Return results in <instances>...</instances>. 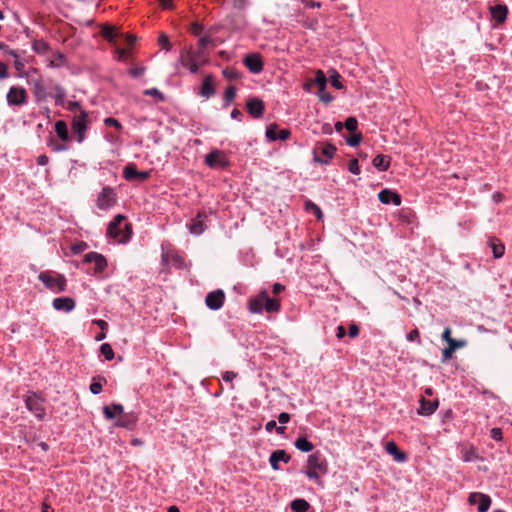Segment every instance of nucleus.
I'll return each mask as SVG.
<instances>
[{"label":"nucleus","instance_id":"obj_24","mask_svg":"<svg viewBox=\"0 0 512 512\" xmlns=\"http://www.w3.org/2000/svg\"><path fill=\"white\" fill-rule=\"evenodd\" d=\"M437 407H438V399L427 400L424 397H421L418 413L420 415L429 416L432 413H434V411L437 409Z\"/></svg>","mask_w":512,"mask_h":512},{"label":"nucleus","instance_id":"obj_55","mask_svg":"<svg viewBox=\"0 0 512 512\" xmlns=\"http://www.w3.org/2000/svg\"><path fill=\"white\" fill-rule=\"evenodd\" d=\"M211 43H212V38L210 36H208V35H205V36L201 37L199 39V41H198V45L202 49H205Z\"/></svg>","mask_w":512,"mask_h":512},{"label":"nucleus","instance_id":"obj_39","mask_svg":"<svg viewBox=\"0 0 512 512\" xmlns=\"http://www.w3.org/2000/svg\"><path fill=\"white\" fill-rule=\"evenodd\" d=\"M223 76L228 80H237L241 74L234 68L227 67L222 71Z\"/></svg>","mask_w":512,"mask_h":512},{"label":"nucleus","instance_id":"obj_34","mask_svg":"<svg viewBox=\"0 0 512 512\" xmlns=\"http://www.w3.org/2000/svg\"><path fill=\"white\" fill-rule=\"evenodd\" d=\"M162 259L165 263H175L177 266H181L183 263V259L180 255L173 251H167L162 254Z\"/></svg>","mask_w":512,"mask_h":512},{"label":"nucleus","instance_id":"obj_2","mask_svg":"<svg viewBox=\"0 0 512 512\" xmlns=\"http://www.w3.org/2000/svg\"><path fill=\"white\" fill-rule=\"evenodd\" d=\"M107 235L120 243H124L128 241L132 235L131 224L126 222L125 216L119 214L110 222Z\"/></svg>","mask_w":512,"mask_h":512},{"label":"nucleus","instance_id":"obj_56","mask_svg":"<svg viewBox=\"0 0 512 512\" xmlns=\"http://www.w3.org/2000/svg\"><path fill=\"white\" fill-rule=\"evenodd\" d=\"M490 436L492 439L500 441L502 440V430L498 427L492 428L490 431Z\"/></svg>","mask_w":512,"mask_h":512},{"label":"nucleus","instance_id":"obj_22","mask_svg":"<svg viewBox=\"0 0 512 512\" xmlns=\"http://www.w3.org/2000/svg\"><path fill=\"white\" fill-rule=\"evenodd\" d=\"M492 18L497 24H502L506 21L508 15V8L504 4H497L489 8Z\"/></svg>","mask_w":512,"mask_h":512},{"label":"nucleus","instance_id":"obj_43","mask_svg":"<svg viewBox=\"0 0 512 512\" xmlns=\"http://www.w3.org/2000/svg\"><path fill=\"white\" fill-rule=\"evenodd\" d=\"M478 456L476 454V450L473 447L463 450V460L466 462L473 461L477 459Z\"/></svg>","mask_w":512,"mask_h":512},{"label":"nucleus","instance_id":"obj_53","mask_svg":"<svg viewBox=\"0 0 512 512\" xmlns=\"http://www.w3.org/2000/svg\"><path fill=\"white\" fill-rule=\"evenodd\" d=\"M348 170L353 174H359L360 168L357 159H352L348 164Z\"/></svg>","mask_w":512,"mask_h":512},{"label":"nucleus","instance_id":"obj_61","mask_svg":"<svg viewBox=\"0 0 512 512\" xmlns=\"http://www.w3.org/2000/svg\"><path fill=\"white\" fill-rule=\"evenodd\" d=\"M420 338V333L418 329H413L407 334V340L415 341Z\"/></svg>","mask_w":512,"mask_h":512},{"label":"nucleus","instance_id":"obj_14","mask_svg":"<svg viewBox=\"0 0 512 512\" xmlns=\"http://www.w3.org/2000/svg\"><path fill=\"white\" fill-rule=\"evenodd\" d=\"M205 163L211 168H224L227 160L223 152L214 150L205 156Z\"/></svg>","mask_w":512,"mask_h":512},{"label":"nucleus","instance_id":"obj_54","mask_svg":"<svg viewBox=\"0 0 512 512\" xmlns=\"http://www.w3.org/2000/svg\"><path fill=\"white\" fill-rule=\"evenodd\" d=\"M0 50L11 55L14 58H19V54L17 53V51L10 49L9 46L3 42H0Z\"/></svg>","mask_w":512,"mask_h":512},{"label":"nucleus","instance_id":"obj_23","mask_svg":"<svg viewBox=\"0 0 512 512\" xmlns=\"http://www.w3.org/2000/svg\"><path fill=\"white\" fill-rule=\"evenodd\" d=\"M267 301V291H261L256 297L249 300V310L252 313H261Z\"/></svg>","mask_w":512,"mask_h":512},{"label":"nucleus","instance_id":"obj_50","mask_svg":"<svg viewBox=\"0 0 512 512\" xmlns=\"http://www.w3.org/2000/svg\"><path fill=\"white\" fill-rule=\"evenodd\" d=\"M361 138H362L361 134L353 133L350 137H348L346 139V141H347L348 145L354 147L360 143Z\"/></svg>","mask_w":512,"mask_h":512},{"label":"nucleus","instance_id":"obj_62","mask_svg":"<svg viewBox=\"0 0 512 512\" xmlns=\"http://www.w3.org/2000/svg\"><path fill=\"white\" fill-rule=\"evenodd\" d=\"M289 420H290V414H288L286 412H282L278 416V421L281 424H285V423L289 422Z\"/></svg>","mask_w":512,"mask_h":512},{"label":"nucleus","instance_id":"obj_64","mask_svg":"<svg viewBox=\"0 0 512 512\" xmlns=\"http://www.w3.org/2000/svg\"><path fill=\"white\" fill-rule=\"evenodd\" d=\"M442 339L445 341V342H449L452 337H451V329L449 327L445 328L443 333H442Z\"/></svg>","mask_w":512,"mask_h":512},{"label":"nucleus","instance_id":"obj_52","mask_svg":"<svg viewBox=\"0 0 512 512\" xmlns=\"http://www.w3.org/2000/svg\"><path fill=\"white\" fill-rule=\"evenodd\" d=\"M331 85L336 89H342L343 85L340 82V75L334 71V74L331 76Z\"/></svg>","mask_w":512,"mask_h":512},{"label":"nucleus","instance_id":"obj_19","mask_svg":"<svg viewBox=\"0 0 512 512\" xmlns=\"http://www.w3.org/2000/svg\"><path fill=\"white\" fill-rule=\"evenodd\" d=\"M291 456L283 449H278L272 452L269 458V463L273 470H279V462L288 463Z\"/></svg>","mask_w":512,"mask_h":512},{"label":"nucleus","instance_id":"obj_6","mask_svg":"<svg viewBox=\"0 0 512 512\" xmlns=\"http://www.w3.org/2000/svg\"><path fill=\"white\" fill-rule=\"evenodd\" d=\"M24 402L26 408L35 415L38 420H43L46 412L44 408V400L36 393H29L25 396Z\"/></svg>","mask_w":512,"mask_h":512},{"label":"nucleus","instance_id":"obj_3","mask_svg":"<svg viewBox=\"0 0 512 512\" xmlns=\"http://www.w3.org/2000/svg\"><path fill=\"white\" fill-rule=\"evenodd\" d=\"M327 473V462L319 452L309 455L305 474L309 479L322 483L320 474Z\"/></svg>","mask_w":512,"mask_h":512},{"label":"nucleus","instance_id":"obj_45","mask_svg":"<svg viewBox=\"0 0 512 512\" xmlns=\"http://www.w3.org/2000/svg\"><path fill=\"white\" fill-rule=\"evenodd\" d=\"M306 209L312 210L314 212V214L316 215L317 219H319V220L322 219L323 213H322L321 209L319 208V206H317L315 203L308 201L306 203Z\"/></svg>","mask_w":512,"mask_h":512},{"label":"nucleus","instance_id":"obj_29","mask_svg":"<svg viewBox=\"0 0 512 512\" xmlns=\"http://www.w3.org/2000/svg\"><path fill=\"white\" fill-rule=\"evenodd\" d=\"M124 411V408L121 404H112L111 406L107 405L103 408V413L107 419H113L117 415H121Z\"/></svg>","mask_w":512,"mask_h":512},{"label":"nucleus","instance_id":"obj_44","mask_svg":"<svg viewBox=\"0 0 512 512\" xmlns=\"http://www.w3.org/2000/svg\"><path fill=\"white\" fill-rule=\"evenodd\" d=\"M344 126L348 131L354 132L357 129L358 121L355 117H348L345 120Z\"/></svg>","mask_w":512,"mask_h":512},{"label":"nucleus","instance_id":"obj_5","mask_svg":"<svg viewBox=\"0 0 512 512\" xmlns=\"http://www.w3.org/2000/svg\"><path fill=\"white\" fill-rule=\"evenodd\" d=\"M337 148L328 142H317L313 149V160L317 163L327 165L334 157Z\"/></svg>","mask_w":512,"mask_h":512},{"label":"nucleus","instance_id":"obj_8","mask_svg":"<svg viewBox=\"0 0 512 512\" xmlns=\"http://www.w3.org/2000/svg\"><path fill=\"white\" fill-rule=\"evenodd\" d=\"M116 203V195L110 186H106L102 189L97 198V207L102 210H106L112 207Z\"/></svg>","mask_w":512,"mask_h":512},{"label":"nucleus","instance_id":"obj_25","mask_svg":"<svg viewBox=\"0 0 512 512\" xmlns=\"http://www.w3.org/2000/svg\"><path fill=\"white\" fill-rule=\"evenodd\" d=\"M53 307L56 310L69 312L74 309L75 301L70 297H60L53 300Z\"/></svg>","mask_w":512,"mask_h":512},{"label":"nucleus","instance_id":"obj_46","mask_svg":"<svg viewBox=\"0 0 512 512\" xmlns=\"http://www.w3.org/2000/svg\"><path fill=\"white\" fill-rule=\"evenodd\" d=\"M104 124L108 127H114L116 130L121 131L122 130V124L113 117H108L104 120Z\"/></svg>","mask_w":512,"mask_h":512},{"label":"nucleus","instance_id":"obj_60","mask_svg":"<svg viewBox=\"0 0 512 512\" xmlns=\"http://www.w3.org/2000/svg\"><path fill=\"white\" fill-rule=\"evenodd\" d=\"M359 335V327L352 323L350 326H349V336L351 338H355Z\"/></svg>","mask_w":512,"mask_h":512},{"label":"nucleus","instance_id":"obj_38","mask_svg":"<svg viewBox=\"0 0 512 512\" xmlns=\"http://www.w3.org/2000/svg\"><path fill=\"white\" fill-rule=\"evenodd\" d=\"M101 34H102V36H103L106 40H108V41H110V42H112V41L114 40V38L117 36V33H116V31H115L114 27L109 26V25H106V26H104V27L102 28V30H101Z\"/></svg>","mask_w":512,"mask_h":512},{"label":"nucleus","instance_id":"obj_41","mask_svg":"<svg viewBox=\"0 0 512 512\" xmlns=\"http://www.w3.org/2000/svg\"><path fill=\"white\" fill-rule=\"evenodd\" d=\"M236 96V89L234 86H228L224 92V101L226 105L233 102Z\"/></svg>","mask_w":512,"mask_h":512},{"label":"nucleus","instance_id":"obj_10","mask_svg":"<svg viewBox=\"0 0 512 512\" xmlns=\"http://www.w3.org/2000/svg\"><path fill=\"white\" fill-rule=\"evenodd\" d=\"M225 301V293L221 289L212 291L206 295L205 304L211 310H219Z\"/></svg>","mask_w":512,"mask_h":512},{"label":"nucleus","instance_id":"obj_12","mask_svg":"<svg viewBox=\"0 0 512 512\" xmlns=\"http://www.w3.org/2000/svg\"><path fill=\"white\" fill-rule=\"evenodd\" d=\"M291 135V132L289 129H281L279 130V127L276 123H272L267 126L266 128V137L270 141H276V140H282L285 141L289 139Z\"/></svg>","mask_w":512,"mask_h":512},{"label":"nucleus","instance_id":"obj_18","mask_svg":"<svg viewBox=\"0 0 512 512\" xmlns=\"http://www.w3.org/2000/svg\"><path fill=\"white\" fill-rule=\"evenodd\" d=\"M215 81L212 75H206L202 81L199 95L203 98L209 99L215 95Z\"/></svg>","mask_w":512,"mask_h":512},{"label":"nucleus","instance_id":"obj_26","mask_svg":"<svg viewBox=\"0 0 512 512\" xmlns=\"http://www.w3.org/2000/svg\"><path fill=\"white\" fill-rule=\"evenodd\" d=\"M385 450L389 455L393 456L397 462H405L407 460V455L398 449L394 441L387 442Z\"/></svg>","mask_w":512,"mask_h":512},{"label":"nucleus","instance_id":"obj_9","mask_svg":"<svg viewBox=\"0 0 512 512\" xmlns=\"http://www.w3.org/2000/svg\"><path fill=\"white\" fill-rule=\"evenodd\" d=\"M72 129L77 136V141L81 143L84 140L85 131L87 129V113L84 110H81L80 114L74 117Z\"/></svg>","mask_w":512,"mask_h":512},{"label":"nucleus","instance_id":"obj_15","mask_svg":"<svg viewBox=\"0 0 512 512\" xmlns=\"http://www.w3.org/2000/svg\"><path fill=\"white\" fill-rule=\"evenodd\" d=\"M84 262L85 263H93L94 264V273H100L102 272L106 266L107 261L105 257L101 254H98L96 252H89L84 256Z\"/></svg>","mask_w":512,"mask_h":512},{"label":"nucleus","instance_id":"obj_37","mask_svg":"<svg viewBox=\"0 0 512 512\" xmlns=\"http://www.w3.org/2000/svg\"><path fill=\"white\" fill-rule=\"evenodd\" d=\"M264 309L269 312H278L280 309V302L277 299H271L267 294V301H264Z\"/></svg>","mask_w":512,"mask_h":512},{"label":"nucleus","instance_id":"obj_13","mask_svg":"<svg viewBox=\"0 0 512 512\" xmlns=\"http://www.w3.org/2000/svg\"><path fill=\"white\" fill-rule=\"evenodd\" d=\"M123 175L128 181L138 180L142 182L149 178L150 172L138 171L134 164H127L123 169Z\"/></svg>","mask_w":512,"mask_h":512},{"label":"nucleus","instance_id":"obj_27","mask_svg":"<svg viewBox=\"0 0 512 512\" xmlns=\"http://www.w3.org/2000/svg\"><path fill=\"white\" fill-rule=\"evenodd\" d=\"M206 215L204 213L199 212L197 217L193 220V223L190 225V232L195 235H200L206 229L204 221L202 218H205Z\"/></svg>","mask_w":512,"mask_h":512},{"label":"nucleus","instance_id":"obj_51","mask_svg":"<svg viewBox=\"0 0 512 512\" xmlns=\"http://www.w3.org/2000/svg\"><path fill=\"white\" fill-rule=\"evenodd\" d=\"M143 93L144 95L157 97L160 101L164 100L163 94L156 88L146 89Z\"/></svg>","mask_w":512,"mask_h":512},{"label":"nucleus","instance_id":"obj_49","mask_svg":"<svg viewBox=\"0 0 512 512\" xmlns=\"http://www.w3.org/2000/svg\"><path fill=\"white\" fill-rule=\"evenodd\" d=\"M33 49L36 52H46V51H48L49 46L44 41H35L34 44H33Z\"/></svg>","mask_w":512,"mask_h":512},{"label":"nucleus","instance_id":"obj_16","mask_svg":"<svg viewBox=\"0 0 512 512\" xmlns=\"http://www.w3.org/2000/svg\"><path fill=\"white\" fill-rule=\"evenodd\" d=\"M250 72L258 74L263 70V61L258 53L248 54L243 60Z\"/></svg>","mask_w":512,"mask_h":512},{"label":"nucleus","instance_id":"obj_11","mask_svg":"<svg viewBox=\"0 0 512 512\" xmlns=\"http://www.w3.org/2000/svg\"><path fill=\"white\" fill-rule=\"evenodd\" d=\"M468 502L471 505L478 504V512H487L491 505V498L480 492H473L469 495Z\"/></svg>","mask_w":512,"mask_h":512},{"label":"nucleus","instance_id":"obj_30","mask_svg":"<svg viewBox=\"0 0 512 512\" xmlns=\"http://www.w3.org/2000/svg\"><path fill=\"white\" fill-rule=\"evenodd\" d=\"M372 163L373 166L378 170L386 171L390 165V157L387 155L380 154L374 157Z\"/></svg>","mask_w":512,"mask_h":512},{"label":"nucleus","instance_id":"obj_40","mask_svg":"<svg viewBox=\"0 0 512 512\" xmlns=\"http://www.w3.org/2000/svg\"><path fill=\"white\" fill-rule=\"evenodd\" d=\"M100 352L103 354L106 360L110 361L114 358V352L110 344L103 343L100 347Z\"/></svg>","mask_w":512,"mask_h":512},{"label":"nucleus","instance_id":"obj_33","mask_svg":"<svg viewBox=\"0 0 512 512\" xmlns=\"http://www.w3.org/2000/svg\"><path fill=\"white\" fill-rule=\"evenodd\" d=\"M294 445L302 452H310L314 449V445L306 437H298Z\"/></svg>","mask_w":512,"mask_h":512},{"label":"nucleus","instance_id":"obj_32","mask_svg":"<svg viewBox=\"0 0 512 512\" xmlns=\"http://www.w3.org/2000/svg\"><path fill=\"white\" fill-rule=\"evenodd\" d=\"M107 380L103 376H94L92 378V383L90 384L91 393L97 395L102 391L103 384H106Z\"/></svg>","mask_w":512,"mask_h":512},{"label":"nucleus","instance_id":"obj_31","mask_svg":"<svg viewBox=\"0 0 512 512\" xmlns=\"http://www.w3.org/2000/svg\"><path fill=\"white\" fill-rule=\"evenodd\" d=\"M488 243L492 249V252H493V255L495 258H501L504 255L505 247H504V244L500 240H498L496 238H490Z\"/></svg>","mask_w":512,"mask_h":512},{"label":"nucleus","instance_id":"obj_59","mask_svg":"<svg viewBox=\"0 0 512 512\" xmlns=\"http://www.w3.org/2000/svg\"><path fill=\"white\" fill-rule=\"evenodd\" d=\"M237 374L233 371H226L222 374V379L226 382H232L236 378Z\"/></svg>","mask_w":512,"mask_h":512},{"label":"nucleus","instance_id":"obj_28","mask_svg":"<svg viewBox=\"0 0 512 512\" xmlns=\"http://www.w3.org/2000/svg\"><path fill=\"white\" fill-rule=\"evenodd\" d=\"M196 60V55L191 48H182L179 56V63L185 68Z\"/></svg>","mask_w":512,"mask_h":512},{"label":"nucleus","instance_id":"obj_57","mask_svg":"<svg viewBox=\"0 0 512 512\" xmlns=\"http://www.w3.org/2000/svg\"><path fill=\"white\" fill-rule=\"evenodd\" d=\"M190 31L192 34L198 36L203 31V26L197 22L191 24Z\"/></svg>","mask_w":512,"mask_h":512},{"label":"nucleus","instance_id":"obj_36","mask_svg":"<svg viewBox=\"0 0 512 512\" xmlns=\"http://www.w3.org/2000/svg\"><path fill=\"white\" fill-rule=\"evenodd\" d=\"M55 131L61 140H63V141L69 140V133H68L67 125L64 121L60 120L55 123Z\"/></svg>","mask_w":512,"mask_h":512},{"label":"nucleus","instance_id":"obj_42","mask_svg":"<svg viewBox=\"0 0 512 512\" xmlns=\"http://www.w3.org/2000/svg\"><path fill=\"white\" fill-rule=\"evenodd\" d=\"M447 344H448V347L455 352L457 349L465 347L467 344V341L464 339L456 340V339L452 338Z\"/></svg>","mask_w":512,"mask_h":512},{"label":"nucleus","instance_id":"obj_7","mask_svg":"<svg viewBox=\"0 0 512 512\" xmlns=\"http://www.w3.org/2000/svg\"><path fill=\"white\" fill-rule=\"evenodd\" d=\"M6 98L9 105L21 106L27 102V92L23 87L12 86Z\"/></svg>","mask_w":512,"mask_h":512},{"label":"nucleus","instance_id":"obj_4","mask_svg":"<svg viewBox=\"0 0 512 512\" xmlns=\"http://www.w3.org/2000/svg\"><path fill=\"white\" fill-rule=\"evenodd\" d=\"M39 280L55 293L63 292L66 288V279L63 275L53 271H43L38 276Z\"/></svg>","mask_w":512,"mask_h":512},{"label":"nucleus","instance_id":"obj_47","mask_svg":"<svg viewBox=\"0 0 512 512\" xmlns=\"http://www.w3.org/2000/svg\"><path fill=\"white\" fill-rule=\"evenodd\" d=\"M317 95L319 100L325 104H328L333 100V97L328 92H326V89L318 91Z\"/></svg>","mask_w":512,"mask_h":512},{"label":"nucleus","instance_id":"obj_63","mask_svg":"<svg viewBox=\"0 0 512 512\" xmlns=\"http://www.w3.org/2000/svg\"><path fill=\"white\" fill-rule=\"evenodd\" d=\"M192 74H196L199 71V65L197 60L193 61L186 67Z\"/></svg>","mask_w":512,"mask_h":512},{"label":"nucleus","instance_id":"obj_1","mask_svg":"<svg viewBox=\"0 0 512 512\" xmlns=\"http://www.w3.org/2000/svg\"><path fill=\"white\" fill-rule=\"evenodd\" d=\"M32 93L36 102H44L49 97L54 98L55 104L62 106L66 97V90L54 79L38 78L32 81Z\"/></svg>","mask_w":512,"mask_h":512},{"label":"nucleus","instance_id":"obj_35","mask_svg":"<svg viewBox=\"0 0 512 512\" xmlns=\"http://www.w3.org/2000/svg\"><path fill=\"white\" fill-rule=\"evenodd\" d=\"M290 507L294 512H307L310 505L305 499H295L291 502Z\"/></svg>","mask_w":512,"mask_h":512},{"label":"nucleus","instance_id":"obj_17","mask_svg":"<svg viewBox=\"0 0 512 512\" xmlns=\"http://www.w3.org/2000/svg\"><path fill=\"white\" fill-rule=\"evenodd\" d=\"M246 108L248 113L254 117L259 118L263 115L265 110L264 102L257 97L249 98L246 102Z\"/></svg>","mask_w":512,"mask_h":512},{"label":"nucleus","instance_id":"obj_21","mask_svg":"<svg viewBox=\"0 0 512 512\" xmlns=\"http://www.w3.org/2000/svg\"><path fill=\"white\" fill-rule=\"evenodd\" d=\"M378 199L383 204H394L395 206H399L401 204V196L398 193H395L389 189H383L378 194Z\"/></svg>","mask_w":512,"mask_h":512},{"label":"nucleus","instance_id":"obj_58","mask_svg":"<svg viewBox=\"0 0 512 512\" xmlns=\"http://www.w3.org/2000/svg\"><path fill=\"white\" fill-rule=\"evenodd\" d=\"M453 353H454V351L452 349H450L448 346L446 348H444L442 350V361L443 362L448 361L452 357Z\"/></svg>","mask_w":512,"mask_h":512},{"label":"nucleus","instance_id":"obj_48","mask_svg":"<svg viewBox=\"0 0 512 512\" xmlns=\"http://www.w3.org/2000/svg\"><path fill=\"white\" fill-rule=\"evenodd\" d=\"M159 44L166 51H169L171 49V44H170L169 38L164 33L160 34V36H159Z\"/></svg>","mask_w":512,"mask_h":512},{"label":"nucleus","instance_id":"obj_20","mask_svg":"<svg viewBox=\"0 0 512 512\" xmlns=\"http://www.w3.org/2000/svg\"><path fill=\"white\" fill-rule=\"evenodd\" d=\"M327 85V79L323 71L318 70L313 79L307 81L304 85L306 90H311L312 87H316L318 91L325 90Z\"/></svg>","mask_w":512,"mask_h":512}]
</instances>
